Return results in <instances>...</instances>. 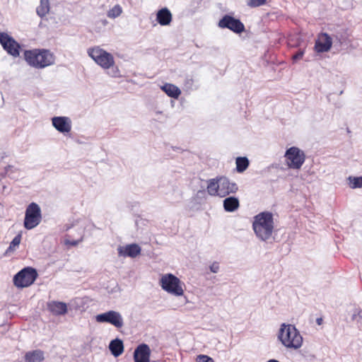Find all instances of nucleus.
I'll return each mask as SVG.
<instances>
[{"mask_svg":"<svg viewBox=\"0 0 362 362\" xmlns=\"http://www.w3.org/2000/svg\"><path fill=\"white\" fill-rule=\"evenodd\" d=\"M24 59L30 66L36 69H43L54 63V56L48 49H33L24 52Z\"/></svg>","mask_w":362,"mask_h":362,"instance_id":"obj_2","label":"nucleus"},{"mask_svg":"<svg viewBox=\"0 0 362 362\" xmlns=\"http://www.w3.org/2000/svg\"><path fill=\"white\" fill-rule=\"evenodd\" d=\"M141 247L136 244H130L119 249V255L123 257H136L141 253Z\"/></svg>","mask_w":362,"mask_h":362,"instance_id":"obj_16","label":"nucleus"},{"mask_svg":"<svg viewBox=\"0 0 362 362\" xmlns=\"http://www.w3.org/2000/svg\"><path fill=\"white\" fill-rule=\"evenodd\" d=\"M206 189L211 196L225 197L230 194L235 193L238 188L235 182H230L225 177H221L209 180Z\"/></svg>","mask_w":362,"mask_h":362,"instance_id":"obj_5","label":"nucleus"},{"mask_svg":"<svg viewBox=\"0 0 362 362\" xmlns=\"http://www.w3.org/2000/svg\"><path fill=\"white\" fill-rule=\"evenodd\" d=\"M362 187V176L354 177L352 182V188Z\"/></svg>","mask_w":362,"mask_h":362,"instance_id":"obj_29","label":"nucleus"},{"mask_svg":"<svg viewBox=\"0 0 362 362\" xmlns=\"http://www.w3.org/2000/svg\"><path fill=\"white\" fill-rule=\"evenodd\" d=\"M278 338L282 344L288 349H298L303 344V337L293 325L282 324Z\"/></svg>","mask_w":362,"mask_h":362,"instance_id":"obj_4","label":"nucleus"},{"mask_svg":"<svg viewBox=\"0 0 362 362\" xmlns=\"http://www.w3.org/2000/svg\"><path fill=\"white\" fill-rule=\"evenodd\" d=\"M37 277V271L32 267H25L13 277V284L17 288H25L32 285Z\"/></svg>","mask_w":362,"mask_h":362,"instance_id":"obj_9","label":"nucleus"},{"mask_svg":"<svg viewBox=\"0 0 362 362\" xmlns=\"http://www.w3.org/2000/svg\"><path fill=\"white\" fill-rule=\"evenodd\" d=\"M235 163L236 170L238 173L244 172L249 166V160L246 157H238Z\"/></svg>","mask_w":362,"mask_h":362,"instance_id":"obj_23","label":"nucleus"},{"mask_svg":"<svg viewBox=\"0 0 362 362\" xmlns=\"http://www.w3.org/2000/svg\"><path fill=\"white\" fill-rule=\"evenodd\" d=\"M81 241H82V238H81L78 240L66 239L64 241V243L66 245H69V246H76Z\"/></svg>","mask_w":362,"mask_h":362,"instance_id":"obj_30","label":"nucleus"},{"mask_svg":"<svg viewBox=\"0 0 362 362\" xmlns=\"http://www.w3.org/2000/svg\"><path fill=\"white\" fill-rule=\"evenodd\" d=\"M332 46V39L326 33H321L317 35L315 43V51L317 53L327 52L330 50Z\"/></svg>","mask_w":362,"mask_h":362,"instance_id":"obj_13","label":"nucleus"},{"mask_svg":"<svg viewBox=\"0 0 362 362\" xmlns=\"http://www.w3.org/2000/svg\"><path fill=\"white\" fill-rule=\"evenodd\" d=\"M151 351L146 344H139L134 350V362H149Z\"/></svg>","mask_w":362,"mask_h":362,"instance_id":"obj_14","label":"nucleus"},{"mask_svg":"<svg viewBox=\"0 0 362 362\" xmlns=\"http://www.w3.org/2000/svg\"><path fill=\"white\" fill-rule=\"evenodd\" d=\"M167 95L173 98H178L181 92H165Z\"/></svg>","mask_w":362,"mask_h":362,"instance_id":"obj_34","label":"nucleus"},{"mask_svg":"<svg viewBox=\"0 0 362 362\" xmlns=\"http://www.w3.org/2000/svg\"><path fill=\"white\" fill-rule=\"evenodd\" d=\"M286 164L288 168L300 170L305 160L303 151L296 146L288 148L284 154Z\"/></svg>","mask_w":362,"mask_h":362,"instance_id":"obj_7","label":"nucleus"},{"mask_svg":"<svg viewBox=\"0 0 362 362\" xmlns=\"http://www.w3.org/2000/svg\"><path fill=\"white\" fill-rule=\"evenodd\" d=\"M122 13V7L119 5L117 4L108 11L107 16L111 18H115L119 16Z\"/></svg>","mask_w":362,"mask_h":362,"instance_id":"obj_25","label":"nucleus"},{"mask_svg":"<svg viewBox=\"0 0 362 362\" xmlns=\"http://www.w3.org/2000/svg\"><path fill=\"white\" fill-rule=\"evenodd\" d=\"M173 19L172 13L167 8L160 9L156 14V21L163 26L170 24Z\"/></svg>","mask_w":362,"mask_h":362,"instance_id":"obj_17","label":"nucleus"},{"mask_svg":"<svg viewBox=\"0 0 362 362\" xmlns=\"http://www.w3.org/2000/svg\"><path fill=\"white\" fill-rule=\"evenodd\" d=\"M267 362H279V361L277 360H275V359H271V360H269Z\"/></svg>","mask_w":362,"mask_h":362,"instance_id":"obj_36","label":"nucleus"},{"mask_svg":"<svg viewBox=\"0 0 362 362\" xmlns=\"http://www.w3.org/2000/svg\"><path fill=\"white\" fill-rule=\"evenodd\" d=\"M159 283L161 288L168 293L175 296H182L184 295V284L179 278L172 274L163 275Z\"/></svg>","mask_w":362,"mask_h":362,"instance_id":"obj_6","label":"nucleus"},{"mask_svg":"<svg viewBox=\"0 0 362 362\" xmlns=\"http://www.w3.org/2000/svg\"><path fill=\"white\" fill-rule=\"evenodd\" d=\"M24 358L25 362H42L45 359L44 352L40 349L28 351Z\"/></svg>","mask_w":362,"mask_h":362,"instance_id":"obj_19","label":"nucleus"},{"mask_svg":"<svg viewBox=\"0 0 362 362\" xmlns=\"http://www.w3.org/2000/svg\"><path fill=\"white\" fill-rule=\"evenodd\" d=\"M42 221L40 207L35 202L30 203L26 208L24 218V227L31 230L37 226Z\"/></svg>","mask_w":362,"mask_h":362,"instance_id":"obj_8","label":"nucleus"},{"mask_svg":"<svg viewBox=\"0 0 362 362\" xmlns=\"http://www.w3.org/2000/svg\"><path fill=\"white\" fill-rule=\"evenodd\" d=\"M316 322H317V324L318 325H321L322 324V322H323V319H322V317H318V318H317V320H316Z\"/></svg>","mask_w":362,"mask_h":362,"instance_id":"obj_35","label":"nucleus"},{"mask_svg":"<svg viewBox=\"0 0 362 362\" xmlns=\"http://www.w3.org/2000/svg\"><path fill=\"white\" fill-rule=\"evenodd\" d=\"M109 348L112 354L115 357L120 356L124 351L123 342L119 339L111 341Z\"/></svg>","mask_w":362,"mask_h":362,"instance_id":"obj_21","label":"nucleus"},{"mask_svg":"<svg viewBox=\"0 0 362 362\" xmlns=\"http://www.w3.org/2000/svg\"><path fill=\"white\" fill-rule=\"evenodd\" d=\"M37 13L40 17H44L49 11V0H40V4L37 7Z\"/></svg>","mask_w":362,"mask_h":362,"instance_id":"obj_22","label":"nucleus"},{"mask_svg":"<svg viewBox=\"0 0 362 362\" xmlns=\"http://www.w3.org/2000/svg\"><path fill=\"white\" fill-rule=\"evenodd\" d=\"M21 238L22 235L21 233H18L17 235H16L15 238L11 242L10 245L8 247L6 252H9L16 250V249L18 247V245L21 243Z\"/></svg>","mask_w":362,"mask_h":362,"instance_id":"obj_24","label":"nucleus"},{"mask_svg":"<svg viewBox=\"0 0 362 362\" xmlns=\"http://www.w3.org/2000/svg\"><path fill=\"white\" fill-rule=\"evenodd\" d=\"M162 90H180L179 88L170 83H166L161 86Z\"/></svg>","mask_w":362,"mask_h":362,"instance_id":"obj_31","label":"nucleus"},{"mask_svg":"<svg viewBox=\"0 0 362 362\" xmlns=\"http://www.w3.org/2000/svg\"><path fill=\"white\" fill-rule=\"evenodd\" d=\"M96 321L98 322L110 323L117 328H121L124 324L122 315L118 312L114 310H110L98 315L96 316Z\"/></svg>","mask_w":362,"mask_h":362,"instance_id":"obj_12","label":"nucleus"},{"mask_svg":"<svg viewBox=\"0 0 362 362\" xmlns=\"http://www.w3.org/2000/svg\"><path fill=\"white\" fill-rule=\"evenodd\" d=\"M52 125L61 133H69L71 130V122L66 117H54L52 119Z\"/></svg>","mask_w":362,"mask_h":362,"instance_id":"obj_15","label":"nucleus"},{"mask_svg":"<svg viewBox=\"0 0 362 362\" xmlns=\"http://www.w3.org/2000/svg\"><path fill=\"white\" fill-rule=\"evenodd\" d=\"M240 202L238 198L234 197H227L223 200V208L228 212H232L238 209Z\"/></svg>","mask_w":362,"mask_h":362,"instance_id":"obj_20","label":"nucleus"},{"mask_svg":"<svg viewBox=\"0 0 362 362\" xmlns=\"http://www.w3.org/2000/svg\"><path fill=\"white\" fill-rule=\"evenodd\" d=\"M49 310L56 315H64L67 312L66 304L62 302L52 301L47 304Z\"/></svg>","mask_w":362,"mask_h":362,"instance_id":"obj_18","label":"nucleus"},{"mask_svg":"<svg viewBox=\"0 0 362 362\" xmlns=\"http://www.w3.org/2000/svg\"><path fill=\"white\" fill-rule=\"evenodd\" d=\"M361 310L360 309H355L354 310V313L352 315V320H355L357 319V317H358L359 318H361Z\"/></svg>","mask_w":362,"mask_h":362,"instance_id":"obj_33","label":"nucleus"},{"mask_svg":"<svg viewBox=\"0 0 362 362\" xmlns=\"http://www.w3.org/2000/svg\"><path fill=\"white\" fill-rule=\"evenodd\" d=\"M88 56L103 69H110V76L112 77H118L120 76V71L117 66H115V62L113 55L102 49L99 46L90 47L87 50Z\"/></svg>","mask_w":362,"mask_h":362,"instance_id":"obj_1","label":"nucleus"},{"mask_svg":"<svg viewBox=\"0 0 362 362\" xmlns=\"http://www.w3.org/2000/svg\"><path fill=\"white\" fill-rule=\"evenodd\" d=\"M246 2L249 7L255 8L265 4L267 0H246Z\"/></svg>","mask_w":362,"mask_h":362,"instance_id":"obj_26","label":"nucleus"},{"mask_svg":"<svg viewBox=\"0 0 362 362\" xmlns=\"http://www.w3.org/2000/svg\"><path fill=\"white\" fill-rule=\"evenodd\" d=\"M0 44L6 52L13 57L20 55L21 45L6 33H0Z\"/></svg>","mask_w":362,"mask_h":362,"instance_id":"obj_10","label":"nucleus"},{"mask_svg":"<svg viewBox=\"0 0 362 362\" xmlns=\"http://www.w3.org/2000/svg\"><path fill=\"white\" fill-rule=\"evenodd\" d=\"M252 228L256 235L262 240H268L274 230V219L272 213L264 211L254 218Z\"/></svg>","mask_w":362,"mask_h":362,"instance_id":"obj_3","label":"nucleus"},{"mask_svg":"<svg viewBox=\"0 0 362 362\" xmlns=\"http://www.w3.org/2000/svg\"><path fill=\"white\" fill-rule=\"evenodd\" d=\"M210 269L213 273H217L219 270V265L218 262H214L210 266Z\"/></svg>","mask_w":362,"mask_h":362,"instance_id":"obj_32","label":"nucleus"},{"mask_svg":"<svg viewBox=\"0 0 362 362\" xmlns=\"http://www.w3.org/2000/svg\"><path fill=\"white\" fill-rule=\"evenodd\" d=\"M305 54V50L303 49H300L298 52L293 55L292 59L293 62H296L299 59H301Z\"/></svg>","mask_w":362,"mask_h":362,"instance_id":"obj_28","label":"nucleus"},{"mask_svg":"<svg viewBox=\"0 0 362 362\" xmlns=\"http://www.w3.org/2000/svg\"><path fill=\"white\" fill-rule=\"evenodd\" d=\"M197 362H214L212 358L206 355H199L196 359Z\"/></svg>","mask_w":362,"mask_h":362,"instance_id":"obj_27","label":"nucleus"},{"mask_svg":"<svg viewBox=\"0 0 362 362\" xmlns=\"http://www.w3.org/2000/svg\"><path fill=\"white\" fill-rule=\"evenodd\" d=\"M218 27L228 28L235 33H241L245 30L244 24L239 20L229 15H225L218 22Z\"/></svg>","mask_w":362,"mask_h":362,"instance_id":"obj_11","label":"nucleus"}]
</instances>
